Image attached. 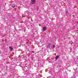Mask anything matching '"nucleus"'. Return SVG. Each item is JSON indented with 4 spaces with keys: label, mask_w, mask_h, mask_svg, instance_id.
I'll return each instance as SVG.
<instances>
[{
    "label": "nucleus",
    "mask_w": 78,
    "mask_h": 78,
    "mask_svg": "<svg viewBox=\"0 0 78 78\" xmlns=\"http://www.w3.org/2000/svg\"><path fill=\"white\" fill-rule=\"evenodd\" d=\"M45 1H47V0H45Z\"/></svg>",
    "instance_id": "nucleus-9"
},
{
    "label": "nucleus",
    "mask_w": 78,
    "mask_h": 78,
    "mask_svg": "<svg viewBox=\"0 0 78 78\" xmlns=\"http://www.w3.org/2000/svg\"><path fill=\"white\" fill-rule=\"evenodd\" d=\"M52 47L53 48H55V45H53Z\"/></svg>",
    "instance_id": "nucleus-7"
},
{
    "label": "nucleus",
    "mask_w": 78,
    "mask_h": 78,
    "mask_svg": "<svg viewBox=\"0 0 78 78\" xmlns=\"http://www.w3.org/2000/svg\"><path fill=\"white\" fill-rule=\"evenodd\" d=\"M58 57H59V56H56L55 57V59H56V60H57V59H58Z\"/></svg>",
    "instance_id": "nucleus-5"
},
{
    "label": "nucleus",
    "mask_w": 78,
    "mask_h": 78,
    "mask_svg": "<svg viewBox=\"0 0 78 78\" xmlns=\"http://www.w3.org/2000/svg\"><path fill=\"white\" fill-rule=\"evenodd\" d=\"M5 42H7V40H6V39H5Z\"/></svg>",
    "instance_id": "nucleus-8"
},
{
    "label": "nucleus",
    "mask_w": 78,
    "mask_h": 78,
    "mask_svg": "<svg viewBox=\"0 0 78 78\" xmlns=\"http://www.w3.org/2000/svg\"><path fill=\"white\" fill-rule=\"evenodd\" d=\"M50 47V45L48 44V48H49Z\"/></svg>",
    "instance_id": "nucleus-6"
},
{
    "label": "nucleus",
    "mask_w": 78,
    "mask_h": 78,
    "mask_svg": "<svg viewBox=\"0 0 78 78\" xmlns=\"http://www.w3.org/2000/svg\"><path fill=\"white\" fill-rule=\"evenodd\" d=\"M12 8H15V5L14 4H13L12 5Z\"/></svg>",
    "instance_id": "nucleus-4"
},
{
    "label": "nucleus",
    "mask_w": 78,
    "mask_h": 78,
    "mask_svg": "<svg viewBox=\"0 0 78 78\" xmlns=\"http://www.w3.org/2000/svg\"><path fill=\"white\" fill-rule=\"evenodd\" d=\"M9 49H10V50H11V51L12 50V47H9Z\"/></svg>",
    "instance_id": "nucleus-3"
},
{
    "label": "nucleus",
    "mask_w": 78,
    "mask_h": 78,
    "mask_svg": "<svg viewBox=\"0 0 78 78\" xmlns=\"http://www.w3.org/2000/svg\"><path fill=\"white\" fill-rule=\"evenodd\" d=\"M46 29H47V28L45 27H44L43 28V31H45V30H46Z\"/></svg>",
    "instance_id": "nucleus-2"
},
{
    "label": "nucleus",
    "mask_w": 78,
    "mask_h": 78,
    "mask_svg": "<svg viewBox=\"0 0 78 78\" xmlns=\"http://www.w3.org/2000/svg\"><path fill=\"white\" fill-rule=\"evenodd\" d=\"M31 3L32 5H34L36 3V0H31Z\"/></svg>",
    "instance_id": "nucleus-1"
}]
</instances>
